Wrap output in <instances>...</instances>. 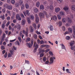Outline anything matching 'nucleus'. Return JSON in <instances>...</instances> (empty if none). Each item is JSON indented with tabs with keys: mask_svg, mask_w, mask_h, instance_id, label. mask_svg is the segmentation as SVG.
Instances as JSON below:
<instances>
[{
	"mask_svg": "<svg viewBox=\"0 0 75 75\" xmlns=\"http://www.w3.org/2000/svg\"><path fill=\"white\" fill-rule=\"evenodd\" d=\"M27 20L28 23H29V24H30V23H31V21L30 20V18H27Z\"/></svg>",
	"mask_w": 75,
	"mask_h": 75,
	"instance_id": "nucleus-24",
	"label": "nucleus"
},
{
	"mask_svg": "<svg viewBox=\"0 0 75 75\" xmlns=\"http://www.w3.org/2000/svg\"><path fill=\"white\" fill-rule=\"evenodd\" d=\"M71 8L73 10H74V11H75V5H73L71 6Z\"/></svg>",
	"mask_w": 75,
	"mask_h": 75,
	"instance_id": "nucleus-23",
	"label": "nucleus"
},
{
	"mask_svg": "<svg viewBox=\"0 0 75 75\" xmlns=\"http://www.w3.org/2000/svg\"><path fill=\"white\" fill-rule=\"evenodd\" d=\"M12 55L10 53H8V58H10V57H11Z\"/></svg>",
	"mask_w": 75,
	"mask_h": 75,
	"instance_id": "nucleus-42",
	"label": "nucleus"
},
{
	"mask_svg": "<svg viewBox=\"0 0 75 75\" xmlns=\"http://www.w3.org/2000/svg\"><path fill=\"white\" fill-rule=\"evenodd\" d=\"M67 20L68 21V23H72V20L69 18H67Z\"/></svg>",
	"mask_w": 75,
	"mask_h": 75,
	"instance_id": "nucleus-11",
	"label": "nucleus"
},
{
	"mask_svg": "<svg viewBox=\"0 0 75 75\" xmlns=\"http://www.w3.org/2000/svg\"><path fill=\"white\" fill-rule=\"evenodd\" d=\"M52 18L53 20H54V21H57V16L54 15L52 16Z\"/></svg>",
	"mask_w": 75,
	"mask_h": 75,
	"instance_id": "nucleus-8",
	"label": "nucleus"
},
{
	"mask_svg": "<svg viewBox=\"0 0 75 75\" xmlns=\"http://www.w3.org/2000/svg\"><path fill=\"white\" fill-rule=\"evenodd\" d=\"M13 11H16V12H17V13H18V11L17 9V8H13Z\"/></svg>",
	"mask_w": 75,
	"mask_h": 75,
	"instance_id": "nucleus-27",
	"label": "nucleus"
},
{
	"mask_svg": "<svg viewBox=\"0 0 75 75\" xmlns=\"http://www.w3.org/2000/svg\"><path fill=\"white\" fill-rule=\"evenodd\" d=\"M25 23V20L24 19L22 20L21 21V24L22 25H24Z\"/></svg>",
	"mask_w": 75,
	"mask_h": 75,
	"instance_id": "nucleus-12",
	"label": "nucleus"
},
{
	"mask_svg": "<svg viewBox=\"0 0 75 75\" xmlns=\"http://www.w3.org/2000/svg\"><path fill=\"white\" fill-rule=\"evenodd\" d=\"M33 47H35L33 51L35 52L37 51V50L38 48V45H36V43L35 42L33 44Z\"/></svg>",
	"mask_w": 75,
	"mask_h": 75,
	"instance_id": "nucleus-1",
	"label": "nucleus"
},
{
	"mask_svg": "<svg viewBox=\"0 0 75 75\" xmlns=\"http://www.w3.org/2000/svg\"><path fill=\"white\" fill-rule=\"evenodd\" d=\"M18 38L20 42H21V38L20 37V36H18Z\"/></svg>",
	"mask_w": 75,
	"mask_h": 75,
	"instance_id": "nucleus-34",
	"label": "nucleus"
},
{
	"mask_svg": "<svg viewBox=\"0 0 75 75\" xmlns=\"http://www.w3.org/2000/svg\"><path fill=\"white\" fill-rule=\"evenodd\" d=\"M60 45L61 46V48L62 49H64V50H65V46L64 45H63V44H60Z\"/></svg>",
	"mask_w": 75,
	"mask_h": 75,
	"instance_id": "nucleus-14",
	"label": "nucleus"
},
{
	"mask_svg": "<svg viewBox=\"0 0 75 75\" xmlns=\"http://www.w3.org/2000/svg\"><path fill=\"white\" fill-rule=\"evenodd\" d=\"M1 50H4V47L3 46H2L1 47Z\"/></svg>",
	"mask_w": 75,
	"mask_h": 75,
	"instance_id": "nucleus-64",
	"label": "nucleus"
},
{
	"mask_svg": "<svg viewBox=\"0 0 75 75\" xmlns=\"http://www.w3.org/2000/svg\"><path fill=\"white\" fill-rule=\"evenodd\" d=\"M33 27H34V28H35V29H36V28H37V25H36V24H33Z\"/></svg>",
	"mask_w": 75,
	"mask_h": 75,
	"instance_id": "nucleus-39",
	"label": "nucleus"
},
{
	"mask_svg": "<svg viewBox=\"0 0 75 75\" xmlns=\"http://www.w3.org/2000/svg\"><path fill=\"white\" fill-rule=\"evenodd\" d=\"M49 54H50V55H52V56H53V53H52V52L51 51H49Z\"/></svg>",
	"mask_w": 75,
	"mask_h": 75,
	"instance_id": "nucleus-40",
	"label": "nucleus"
},
{
	"mask_svg": "<svg viewBox=\"0 0 75 75\" xmlns=\"http://www.w3.org/2000/svg\"><path fill=\"white\" fill-rule=\"evenodd\" d=\"M10 52L11 54V55L13 54L14 53L13 52V50H10Z\"/></svg>",
	"mask_w": 75,
	"mask_h": 75,
	"instance_id": "nucleus-59",
	"label": "nucleus"
},
{
	"mask_svg": "<svg viewBox=\"0 0 75 75\" xmlns=\"http://www.w3.org/2000/svg\"><path fill=\"white\" fill-rule=\"evenodd\" d=\"M39 16L41 18H44V14L43 13H40L39 14Z\"/></svg>",
	"mask_w": 75,
	"mask_h": 75,
	"instance_id": "nucleus-6",
	"label": "nucleus"
},
{
	"mask_svg": "<svg viewBox=\"0 0 75 75\" xmlns=\"http://www.w3.org/2000/svg\"><path fill=\"white\" fill-rule=\"evenodd\" d=\"M23 13L25 16H26V15H28V16H29L30 14L28 10H26L25 12H23Z\"/></svg>",
	"mask_w": 75,
	"mask_h": 75,
	"instance_id": "nucleus-5",
	"label": "nucleus"
},
{
	"mask_svg": "<svg viewBox=\"0 0 75 75\" xmlns=\"http://www.w3.org/2000/svg\"><path fill=\"white\" fill-rule=\"evenodd\" d=\"M23 33L24 34H25L26 37H28V34H27V32H25V31L24 30H23Z\"/></svg>",
	"mask_w": 75,
	"mask_h": 75,
	"instance_id": "nucleus-13",
	"label": "nucleus"
},
{
	"mask_svg": "<svg viewBox=\"0 0 75 75\" xmlns=\"http://www.w3.org/2000/svg\"><path fill=\"white\" fill-rule=\"evenodd\" d=\"M68 8L66 6H65L64 8H63V10H64V11H66L67 13V12H68Z\"/></svg>",
	"mask_w": 75,
	"mask_h": 75,
	"instance_id": "nucleus-10",
	"label": "nucleus"
},
{
	"mask_svg": "<svg viewBox=\"0 0 75 75\" xmlns=\"http://www.w3.org/2000/svg\"><path fill=\"white\" fill-rule=\"evenodd\" d=\"M57 17L59 20H61V17H60V15H57Z\"/></svg>",
	"mask_w": 75,
	"mask_h": 75,
	"instance_id": "nucleus-46",
	"label": "nucleus"
},
{
	"mask_svg": "<svg viewBox=\"0 0 75 75\" xmlns=\"http://www.w3.org/2000/svg\"><path fill=\"white\" fill-rule=\"evenodd\" d=\"M25 6L26 9H28V8H29V5H28V4L27 3L25 4Z\"/></svg>",
	"mask_w": 75,
	"mask_h": 75,
	"instance_id": "nucleus-22",
	"label": "nucleus"
},
{
	"mask_svg": "<svg viewBox=\"0 0 75 75\" xmlns=\"http://www.w3.org/2000/svg\"><path fill=\"white\" fill-rule=\"evenodd\" d=\"M39 20L40 19H39V17L36 18L35 21L36 24H38V21H39Z\"/></svg>",
	"mask_w": 75,
	"mask_h": 75,
	"instance_id": "nucleus-15",
	"label": "nucleus"
},
{
	"mask_svg": "<svg viewBox=\"0 0 75 75\" xmlns=\"http://www.w3.org/2000/svg\"><path fill=\"white\" fill-rule=\"evenodd\" d=\"M73 45H74V43L72 42H70V46L71 47H72Z\"/></svg>",
	"mask_w": 75,
	"mask_h": 75,
	"instance_id": "nucleus-45",
	"label": "nucleus"
},
{
	"mask_svg": "<svg viewBox=\"0 0 75 75\" xmlns=\"http://www.w3.org/2000/svg\"><path fill=\"white\" fill-rule=\"evenodd\" d=\"M48 42L49 43V44H51V45H54V43H53L52 42L50 41H48Z\"/></svg>",
	"mask_w": 75,
	"mask_h": 75,
	"instance_id": "nucleus-56",
	"label": "nucleus"
},
{
	"mask_svg": "<svg viewBox=\"0 0 75 75\" xmlns=\"http://www.w3.org/2000/svg\"><path fill=\"white\" fill-rule=\"evenodd\" d=\"M7 55H8V54L7 53H6L5 54V55H4V57L5 58H7Z\"/></svg>",
	"mask_w": 75,
	"mask_h": 75,
	"instance_id": "nucleus-37",
	"label": "nucleus"
},
{
	"mask_svg": "<svg viewBox=\"0 0 75 75\" xmlns=\"http://www.w3.org/2000/svg\"><path fill=\"white\" fill-rule=\"evenodd\" d=\"M26 45L27 46V47H28L29 48H31V43L30 42L29 43H27L26 44Z\"/></svg>",
	"mask_w": 75,
	"mask_h": 75,
	"instance_id": "nucleus-9",
	"label": "nucleus"
},
{
	"mask_svg": "<svg viewBox=\"0 0 75 75\" xmlns=\"http://www.w3.org/2000/svg\"><path fill=\"white\" fill-rule=\"evenodd\" d=\"M21 17L22 18H25L24 15L23 13H21Z\"/></svg>",
	"mask_w": 75,
	"mask_h": 75,
	"instance_id": "nucleus-35",
	"label": "nucleus"
},
{
	"mask_svg": "<svg viewBox=\"0 0 75 75\" xmlns=\"http://www.w3.org/2000/svg\"><path fill=\"white\" fill-rule=\"evenodd\" d=\"M46 46V45H41V47L42 48H43L44 47H45Z\"/></svg>",
	"mask_w": 75,
	"mask_h": 75,
	"instance_id": "nucleus-53",
	"label": "nucleus"
},
{
	"mask_svg": "<svg viewBox=\"0 0 75 75\" xmlns=\"http://www.w3.org/2000/svg\"><path fill=\"white\" fill-rule=\"evenodd\" d=\"M40 8L41 10H43L44 8V5H41L40 6Z\"/></svg>",
	"mask_w": 75,
	"mask_h": 75,
	"instance_id": "nucleus-29",
	"label": "nucleus"
},
{
	"mask_svg": "<svg viewBox=\"0 0 75 75\" xmlns=\"http://www.w3.org/2000/svg\"><path fill=\"white\" fill-rule=\"evenodd\" d=\"M69 71H70V70L68 69H67L66 70V71L67 72V73H68L69 74H71V72H70Z\"/></svg>",
	"mask_w": 75,
	"mask_h": 75,
	"instance_id": "nucleus-30",
	"label": "nucleus"
},
{
	"mask_svg": "<svg viewBox=\"0 0 75 75\" xmlns=\"http://www.w3.org/2000/svg\"><path fill=\"white\" fill-rule=\"evenodd\" d=\"M6 37V36H3L2 38H1V40H2L3 41H4V38Z\"/></svg>",
	"mask_w": 75,
	"mask_h": 75,
	"instance_id": "nucleus-61",
	"label": "nucleus"
},
{
	"mask_svg": "<svg viewBox=\"0 0 75 75\" xmlns=\"http://www.w3.org/2000/svg\"><path fill=\"white\" fill-rule=\"evenodd\" d=\"M30 40H31L30 38H27L25 42H28V41H30Z\"/></svg>",
	"mask_w": 75,
	"mask_h": 75,
	"instance_id": "nucleus-21",
	"label": "nucleus"
},
{
	"mask_svg": "<svg viewBox=\"0 0 75 75\" xmlns=\"http://www.w3.org/2000/svg\"><path fill=\"white\" fill-rule=\"evenodd\" d=\"M70 38H71L69 36H67L66 38V39L67 40H69Z\"/></svg>",
	"mask_w": 75,
	"mask_h": 75,
	"instance_id": "nucleus-36",
	"label": "nucleus"
},
{
	"mask_svg": "<svg viewBox=\"0 0 75 75\" xmlns=\"http://www.w3.org/2000/svg\"><path fill=\"white\" fill-rule=\"evenodd\" d=\"M44 53L41 54L40 55V57H42L43 56H44Z\"/></svg>",
	"mask_w": 75,
	"mask_h": 75,
	"instance_id": "nucleus-54",
	"label": "nucleus"
},
{
	"mask_svg": "<svg viewBox=\"0 0 75 75\" xmlns=\"http://www.w3.org/2000/svg\"><path fill=\"white\" fill-rule=\"evenodd\" d=\"M37 42L38 44H40L41 41L39 40H37Z\"/></svg>",
	"mask_w": 75,
	"mask_h": 75,
	"instance_id": "nucleus-51",
	"label": "nucleus"
},
{
	"mask_svg": "<svg viewBox=\"0 0 75 75\" xmlns=\"http://www.w3.org/2000/svg\"><path fill=\"white\" fill-rule=\"evenodd\" d=\"M69 33L68 31H67L64 33V35H66V34H69Z\"/></svg>",
	"mask_w": 75,
	"mask_h": 75,
	"instance_id": "nucleus-57",
	"label": "nucleus"
},
{
	"mask_svg": "<svg viewBox=\"0 0 75 75\" xmlns=\"http://www.w3.org/2000/svg\"><path fill=\"white\" fill-rule=\"evenodd\" d=\"M62 30L63 31H65V28L64 26H63L62 27Z\"/></svg>",
	"mask_w": 75,
	"mask_h": 75,
	"instance_id": "nucleus-60",
	"label": "nucleus"
},
{
	"mask_svg": "<svg viewBox=\"0 0 75 75\" xmlns=\"http://www.w3.org/2000/svg\"><path fill=\"white\" fill-rule=\"evenodd\" d=\"M13 7L11 6H8L7 7V9L9 10H12Z\"/></svg>",
	"mask_w": 75,
	"mask_h": 75,
	"instance_id": "nucleus-16",
	"label": "nucleus"
},
{
	"mask_svg": "<svg viewBox=\"0 0 75 75\" xmlns=\"http://www.w3.org/2000/svg\"><path fill=\"white\" fill-rule=\"evenodd\" d=\"M55 59V58L54 57H52L50 59V64H52L53 62H54V59Z\"/></svg>",
	"mask_w": 75,
	"mask_h": 75,
	"instance_id": "nucleus-3",
	"label": "nucleus"
},
{
	"mask_svg": "<svg viewBox=\"0 0 75 75\" xmlns=\"http://www.w3.org/2000/svg\"><path fill=\"white\" fill-rule=\"evenodd\" d=\"M44 44V42L43 40L40 41V44Z\"/></svg>",
	"mask_w": 75,
	"mask_h": 75,
	"instance_id": "nucleus-49",
	"label": "nucleus"
},
{
	"mask_svg": "<svg viewBox=\"0 0 75 75\" xmlns=\"http://www.w3.org/2000/svg\"><path fill=\"white\" fill-rule=\"evenodd\" d=\"M30 31L31 33H33V32L34 31V30H33V27H32V26H30Z\"/></svg>",
	"mask_w": 75,
	"mask_h": 75,
	"instance_id": "nucleus-19",
	"label": "nucleus"
},
{
	"mask_svg": "<svg viewBox=\"0 0 75 75\" xmlns=\"http://www.w3.org/2000/svg\"><path fill=\"white\" fill-rule=\"evenodd\" d=\"M26 35H27V34H28V30H29V29L28 28H26Z\"/></svg>",
	"mask_w": 75,
	"mask_h": 75,
	"instance_id": "nucleus-52",
	"label": "nucleus"
},
{
	"mask_svg": "<svg viewBox=\"0 0 75 75\" xmlns=\"http://www.w3.org/2000/svg\"><path fill=\"white\" fill-rule=\"evenodd\" d=\"M45 52V50H39V54H40V53H43Z\"/></svg>",
	"mask_w": 75,
	"mask_h": 75,
	"instance_id": "nucleus-20",
	"label": "nucleus"
},
{
	"mask_svg": "<svg viewBox=\"0 0 75 75\" xmlns=\"http://www.w3.org/2000/svg\"><path fill=\"white\" fill-rule=\"evenodd\" d=\"M25 64H30V62L29 61L25 60Z\"/></svg>",
	"mask_w": 75,
	"mask_h": 75,
	"instance_id": "nucleus-43",
	"label": "nucleus"
},
{
	"mask_svg": "<svg viewBox=\"0 0 75 75\" xmlns=\"http://www.w3.org/2000/svg\"><path fill=\"white\" fill-rule=\"evenodd\" d=\"M25 7V4H23L22 5V7H21V9L22 10H23L24 8Z\"/></svg>",
	"mask_w": 75,
	"mask_h": 75,
	"instance_id": "nucleus-31",
	"label": "nucleus"
},
{
	"mask_svg": "<svg viewBox=\"0 0 75 75\" xmlns=\"http://www.w3.org/2000/svg\"><path fill=\"white\" fill-rule=\"evenodd\" d=\"M57 1L58 3H60L62 1V0H57Z\"/></svg>",
	"mask_w": 75,
	"mask_h": 75,
	"instance_id": "nucleus-63",
	"label": "nucleus"
},
{
	"mask_svg": "<svg viewBox=\"0 0 75 75\" xmlns=\"http://www.w3.org/2000/svg\"><path fill=\"white\" fill-rule=\"evenodd\" d=\"M34 12L35 13H38V10L37 8H35L34 9Z\"/></svg>",
	"mask_w": 75,
	"mask_h": 75,
	"instance_id": "nucleus-17",
	"label": "nucleus"
},
{
	"mask_svg": "<svg viewBox=\"0 0 75 75\" xmlns=\"http://www.w3.org/2000/svg\"><path fill=\"white\" fill-rule=\"evenodd\" d=\"M50 8L51 10H53L54 9V8L53 7V6L52 5H50Z\"/></svg>",
	"mask_w": 75,
	"mask_h": 75,
	"instance_id": "nucleus-28",
	"label": "nucleus"
},
{
	"mask_svg": "<svg viewBox=\"0 0 75 75\" xmlns=\"http://www.w3.org/2000/svg\"><path fill=\"white\" fill-rule=\"evenodd\" d=\"M5 24H6L5 23H4L1 25V27L2 29H4L5 27Z\"/></svg>",
	"mask_w": 75,
	"mask_h": 75,
	"instance_id": "nucleus-18",
	"label": "nucleus"
},
{
	"mask_svg": "<svg viewBox=\"0 0 75 75\" xmlns=\"http://www.w3.org/2000/svg\"><path fill=\"white\" fill-rule=\"evenodd\" d=\"M20 5L21 6V5H23V2L22 1H21L20 2Z\"/></svg>",
	"mask_w": 75,
	"mask_h": 75,
	"instance_id": "nucleus-55",
	"label": "nucleus"
},
{
	"mask_svg": "<svg viewBox=\"0 0 75 75\" xmlns=\"http://www.w3.org/2000/svg\"><path fill=\"white\" fill-rule=\"evenodd\" d=\"M60 10V8H57L55 9L56 12H58Z\"/></svg>",
	"mask_w": 75,
	"mask_h": 75,
	"instance_id": "nucleus-25",
	"label": "nucleus"
},
{
	"mask_svg": "<svg viewBox=\"0 0 75 75\" xmlns=\"http://www.w3.org/2000/svg\"><path fill=\"white\" fill-rule=\"evenodd\" d=\"M33 37L34 38H35L36 40H37V35L36 34H34L33 35Z\"/></svg>",
	"mask_w": 75,
	"mask_h": 75,
	"instance_id": "nucleus-26",
	"label": "nucleus"
},
{
	"mask_svg": "<svg viewBox=\"0 0 75 75\" xmlns=\"http://www.w3.org/2000/svg\"><path fill=\"white\" fill-rule=\"evenodd\" d=\"M16 44L18 45H20V42H19V41H18V40L16 42H15V44Z\"/></svg>",
	"mask_w": 75,
	"mask_h": 75,
	"instance_id": "nucleus-41",
	"label": "nucleus"
},
{
	"mask_svg": "<svg viewBox=\"0 0 75 75\" xmlns=\"http://www.w3.org/2000/svg\"><path fill=\"white\" fill-rule=\"evenodd\" d=\"M43 60L44 62H45L47 60V58H46V57H44L43 58Z\"/></svg>",
	"mask_w": 75,
	"mask_h": 75,
	"instance_id": "nucleus-47",
	"label": "nucleus"
},
{
	"mask_svg": "<svg viewBox=\"0 0 75 75\" xmlns=\"http://www.w3.org/2000/svg\"><path fill=\"white\" fill-rule=\"evenodd\" d=\"M16 18L17 20H18V21H21L22 20L20 16V15L19 14H16Z\"/></svg>",
	"mask_w": 75,
	"mask_h": 75,
	"instance_id": "nucleus-2",
	"label": "nucleus"
},
{
	"mask_svg": "<svg viewBox=\"0 0 75 75\" xmlns=\"http://www.w3.org/2000/svg\"><path fill=\"white\" fill-rule=\"evenodd\" d=\"M62 21L63 23H65V22H66V21H65V18H63Z\"/></svg>",
	"mask_w": 75,
	"mask_h": 75,
	"instance_id": "nucleus-50",
	"label": "nucleus"
},
{
	"mask_svg": "<svg viewBox=\"0 0 75 75\" xmlns=\"http://www.w3.org/2000/svg\"><path fill=\"white\" fill-rule=\"evenodd\" d=\"M49 28L50 31H53V30H54V27H53V26H52V25H50Z\"/></svg>",
	"mask_w": 75,
	"mask_h": 75,
	"instance_id": "nucleus-7",
	"label": "nucleus"
},
{
	"mask_svg": "<svg viewBox=\"0 0 75 75\" xmlns=\"http://www.w3.org/2000/svg\"><path fill=\"white\" fill-rule=\"evenodd\" d=\"M36 32L37 34H38V35H40V34H41L40 32H38V31L37 30L36 31Z\"/></svg>",
	"mask_w": 75,
	"mask_h": 75,
	"instance_id": "nucleus-62",
	"label": "nucleus"
},
{
	"mask_svg": "<svg viewBox=\"0 0 75 75\" xmlns=\"http://www.w3.org/2000/svg\"><path fill=\"white\" fill-rule=\"evenodd\" d=\"M9 24H10V21H8L6 24V27H7L8 26Z\"/></svg>",
	"mask_w": 75,
	"mask_h": 75,
	"instance_id": "nucleus-38",
	"label": "nucleus"
},
{
	"mask_svg": "<svg viewBox=\"0 0 75 75\" xmlns=\"http://www.w3.org/2000/svg\"><path fill=\"white\" fill-rule=\"evenodd\" d=\"M33 42H34V40H33V39H32L31 40V45H30V46H31V47L33 45Z\"/></svg>",
	"mask_w": 75,
	"mask_h": 75,
	"instance_id": "nucleus-33",
	"label": "nucleus"
},
{
	"mask_svg": "<svg viewBox=\"0 0 75 75\" xmlns=\"http://www.w3.org/2000/svg\"><path fill=\"white\" fill-rule=\"evenodd\" d=\"M14 28H17L18 30H19V31L20 30V29H21V26L20 25L18 24L17 25H15L14 26Z\"/></svg>",
	"mask_w": 75,
	"mask_h": 75,
	"instance_id": "nucleus-4",
	"label": "nucleus"
},
{
	"mask_svg": "<svg viewBox=\"0 0 75 75\" xmlns=\"http://www.w3.org/2000/svg\"><path fill=\"white\" fill-rule=\"evenodd\" d=\"M36 6L37 7H39L40 6V2H38L37 3Z\"/></svg>",
	"mask_w": 75,
	"mask_h": 75,
	"instance_id": "nucleus-48",
	"label": "nucleus"
},
{
	"mask_svg": "<svg viewBox=\"0 0 75 75\" xmlns=\"http://www.w3.org/2000/svg\"><path fill=\"white\" fill-rule=\"evenodd\" d=\"M2 12L4 13H5L6 12V9L4 8L2 9Z\"/></svg>",
	"mask_w": 75,
	"mask_h": 75,
	"instance_id": "nucleus-58",
	"label": "nucleus"
},
{
	"mask_svg": "<svg viewBox=\"0 0 75 75\" xmlns=\"http://www.w3.org/2000/svg\"><path fill=\"white\" fill-rule=\"evenodd\" d=\"M69 32L72 33V30L71 28H69L68 29Z\"/></svg>",
	"mask_w": 75,
	"mask_h": 75,
	"instance_id": "nucleus-32",
	"label": "nucleus"
},
{
	"mask_svg": "<svg viewBox=\"0 0 75 75\" xmlns=\"http://www.w3.org/2000/svg\"><path fill=\"white\" fill-rule=\"evenodd\" d=\"M11 3L12 4H15V0H12L11 1Z\"/></svg>",
	"mask_w": 75,
	"mask_h": 75,
	"instance_id": "nucleus-44",
	"label": "nucleus"
}]
</instances>
